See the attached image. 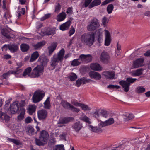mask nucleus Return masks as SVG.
<instances>
[{"instance_id": "20", "label": "nucleus", "mask_w": 150, "mask_h": 150, "mask_svg": "<svg viewBox=\"0 0 150 150\" xmlns=\"http://www.w3.org/2000/svg\"><path fill=\"white\" fill-rule=\"evenodd\" d=\"M26 134L29 136H33L37 134V132H35L34 128L31 126H28L25 128Z\"/></svg>"}, {"instance_id": "54", "label": "nucleus", "mask_w": 150, "mask_h": 150, "mask_svg": "<svg viewBox=\"0 0 150 150\" xmlns=\"http://www.w3.org/2000/svg\"><path fill=\"white\" fill-rule=\"evenodd\" d=\"M80 106L81 107L82 109L84 111L90 110V109L87 105L83 104L81 103V106Z\"/></svg>"}, {"instance_id": "10", "label": "nucleus", "mask_w": 150, "mask_h": 150, "mask_svg": "<svg viewBox=\"0 0 150 150\" xmlns=\"http://www.w3.org/2000/svg\"><path fill=\"white\" fill-rule=\"evenodd\" d=\"M41 33L44 35H53L55 33L54 29L49 28L45 27L41 30Z\"/></svg>"}, {"instance_id": "21", "label": "nucleus", "mask_w": 150, "mask_h": 150, "mask_svg": "<svg viewBox=\"0 0 150 150\" xmlns=\"http://www.w3.org/2000/svg\"><path fill=\"white\" fill-rule=\"evenodd\" d=\"M71 21L70 20H68L66 22L60 25L59 27V29L62 31H65L68 30L71 25Z\"/></svg>"}, {"instance_id": "36", "label": "nucleus", "mask_w": 150, "mask_h": 150, "mask_svg": "<svg viewBox=\"0 0 150 150\" xmlns=\"http://www.w3.org/2000/svg\"><path fill=\"white\" fill-rule=\"evenodd\" d=\"M62 105L65 109H69L71 105L68 102L65 100H62L61 103Z\"/></svg>"}, {"instance_id": "14", "label": "nucleus", "mask_w": 150, "mask_h": 150, "mask_svg": "<svg viewBox=\"0 0 150 150\" xmlns=\"http://www.w3.org/2000/svg\"><path fill=\"white\" fill-rule=\"evenodd\" d=\"M90 77L96 80H99L101 78V75L98 72L94 71H91L89 73Z\"/></svg>"}, {"instance_id": "49", "label": "nucleus", "mask_w": 150, "mask_h": 150, "mask_svg": "<svg viewBox=\"0 0 150 150\" xmlns=\"http://www.w3.org/2000/svg\"><path fill=\"white\" fill-rule=\"evenodd\" d=\"M137 79L136 78H133L132 77L128 78L126 79V81L128 83H132L135 82Z\"/></svg>"}, {"instance_id": "38", "label": "nucleus", "mask_w": 150, "mask_h": 150, "mask_svg": "<svg viewBox=\"0 0 150 150\" xmlns=\"http://www.w3.org/2000/svg\"><path fill=\"white\" fill-rule=\"evenodd\" d=\"M10 117L6 114H3L0 120L3 122L7 123L10 119Z\"/></svg>"}, {"instance_id": "33", "label": "nucleus", "mask_w": 150, "mask_h": 150, "mask_svg": "<svg viewBox=\"0 0 150 150\" xmlns=\"http://www.w3.org/2000/svg\"><path fill=\"white\" fill-rule=\"evenodd\" d=\"M89 127L91 129V130L94 132L100 133L102 132V130L101 128L97 127H93L92 125H89Z\"/></svg>"}, {"instance_id": "17", "label": "nucleus", "mask_w": 150, "mask_h": 150, "mask_svg": "<svg viewBox=\"0 0 150 150\" xmlns=\"http://www.w3.org/2000/svg\"><path fill=\"white\" fill-rule=\"evenodd\" d=\"M96 34L98 42L99 43H101L103 40V30L102 29L100 28L97 30Z\"/></svg>"}, {"instance_id": "18", "label": "nucleus", "mask_w": 150, "mask_h": 150, "mask_svg": "<svg viewBox=\"0 0 150 150\" xmlns=\"http://www.w3.org/2000/svg\"><path fill=\"white\" fill-rule=\"evenodd\" d=\"M100 59L102 62L105 63H107L109 59L108 54L106 52H102L100 55Z\"/></svg>"}, {"instance_id": "30", "label": "nucleus", "mask_w": 150, "mask_h": 150, "mask_svg": "<svg viewBox=\"0 0 150 150\" xmlns=\"http://www.w3.org/2000/svg\"><path fill=\"white\" fill-rule=\"evenodd\" d=\"M101 3L100 0H94L89 6V8H91L95 6L99 5Z\"/></svg>"}, {"instance_id": "57", "label": "nucleus", "mask_w": 150, "mask_h": 150, "mask_svg": "<svg viewBox=\"0 0 150 150\" xmlns=\"http://www.w3.org/2000/svg\"><path fill=\"white\" fill-rule=\"evenodd\" d=\"M69 109L72 111L76 112L77 113L78 112L80 111L79 109L75 108L72 105H71Z\"/></svg>"}, {"instance_id": "5", "label": "nucleus", "mask_w": 150, "mask_h": 150, "mask_svg": "<svg viewBox=\"0 0 150 150\" xmlns=\"http://www.w3.org/2000/svg\"><path fill=\"white\" fill-rule=\"evenodd\" d=\"M45 93L43 91L38 90L36 91L32 97L33 102L37 103L42 100L45 96Z\"/></svg>"}, {"instance_id": "26", "label": "nucleus", "mask_w": 150, "mask_h": 150, "mask_svg": "<svg viewBox=\"0 0 150 150\" xmlns=\"http://www.w3.org/2000/svg\"><path fill=\"white\" fill-rule=\"evenodd\" d=\"M90 67L91 69L94 71H99L102 70V68L100 65L97 63H93L91 64Z\"/></svg>"}, {"instance_id": "11", "label": "nucleus", "mask_w": 150, "mask_h": 150, "mask_svg": "<svg viewBox=\"0 0 150 150\" xmlns=\"http://www.w3.org/2000/svg\"><path fill=\"white\" fill-rule=\"evenodd\" d=\"M10 31L6 28H4L1 30V33L2 35L5 37L7 39H10L15 38V35L10 33Z\"/></svg>"}, {"instance_id": "42", "label": "nucleus", "mask_w": 150, "mask_h": 150, "mask_svg": "<svg viewBox=\"0 0 150 150\" xmlns=\"http://www.w3.org/2000/svg\"><path fill=\"white\" fill-rule=\"evenodd\" d=\"M79 59V58L74 59L71 62V65L73 66H76L79 65L81 64V62L78 61Z\"/></svg>"}, {"instance_id": "61", "label": "nucleus", "mask_w": 150, "mask_h": 150, "mask_svg": "<svg viewBox=\"0 0 150 150\" xmlns=\"http://www.w3.org/2000/svg\"><path fill=\"white\" fill-rule=\"evenodd\" d=\"M23 71V70L22 69H19V67H17L16 70H15L16 74H18L22 72Z\"/></svg>"}, {"instance_id": "13", "label": "nucleus", "mask_w": 150, "mask_h": 150, "mask_svg": "<svg viewBox=\"0 0 150 150\" xmlns=\"http://www.w3.org/2000/svg\"><path fill=\"white\" fill-rule=\"evenodd\" d=\"M19 103L18 102H13L10 105V108L11 113L14 114L17 112L19 110Z\"/></svg>"}, {"instance_id": "45", "label": "nucleus", "mask_w": 150, "mask_h": 150, "mask_svg": "<svg viewBox=\"0 0 150 150\" xmlns=\"http://www.w3.org/2000/svg\"><path fill=\"white\" fill-rule=\"evenodd\" d=\"M77 78V76L74 73H71L69 79L70 81H73L76 80Z\"/></svg>"}, {"instance_id": "19", "label": "nucleus", "mask_w": 150, "mask_h": 150, "mask_svg": "<svg viewBox=\"0 0 150 150\" xmlns=\"http://www.w3.org/2000/svg\"><path fill=\"white\" fill-rule=\"evenodd\" d=\"M120 84L124 88V90L125 92H127L129 89L130 83L127 81L122 80L120 81Z\"/></svg>"}, {"instance_id": "43", "label": "nucleus", "mask_w": 150, "mask_h": 150, "mask_svg": "<svg viewBox=\"0 0 150 150\" xmlns=\"http://www.w3.org/2000/svg\"><path fill=\"white\" fill-rule=\"evenodd\" d=\"M81 79V84H85L87 83L93 81V80L91 79H88L87 78L83 77L82 78H80Z\"/></svg>"}, {"instance_id": "48", "label": "nucleus", "mask_w": 150, "mask_h": 150, "mask_svg": "<svg viewBox=\"0 0 150 150\" xmlns=\"http://www.w3.org/2000/svg\"><path fill=\"white\" fill-rule=\"evenodd\" d=\"M107 125H111L113 124L114 122V120L112 118H110L108 120L105 121Z\"/></svg>"}, {"instance_id": "53", "label": "nucleus", "mask_w": 150, "mask_h": 150, "mask_svg": "<svg viewBox=\"0 0 150 150\" xmlns=\"http://www.w3.org/2000/svg\"><path fill=\"white\" fill-rule=\"evenodd\" d=\"M50 14L48 13L47 14H45L43 17H42L41 18L40 20L42 21H43L49 18L50 17Z\"/></svg>"}, {"instance_id": "50", "label": "nucleus", "mask_w": 150, "mask_h": 150, "mask_svg": "<svg viewBox=\"0 0 150 150\" xmlns=\"http://www.w3.org/2000/svg\"><path fill=\"white\" fill-rule=\"evenodd\" d=\"M120 87L118 85H109L108 86L107 88H108L110 89H111L114 88H116L117 89H119L120 88Z\"/></svg>"}, {"instance_id": "63", "label": "nucleus", "mask_w": 150, "mask_h": 150, "mask_svg": "<svg viewBox=\"0 0 150 150\" xmlns=\"http://www.w3.org/2000/svg\"><path fill=\"white\" fill-rule=\"evenodd\" d=\"M25 100H22L21 101L19 104V106L20 107L21 109V108H24L23 107L25 106Z\"/></svg>"}, {"instance_id": "37", "label": "nucleus", "mask_w": 150, "mask_h": 150, "mask_svg": "<svg viewBox=\"0 0 150 150\" xmlns=\"http://www.w3.org/2000/svg\"><path fill=\"white\" fill-rule=\"evenodd\" d=\"M45 42L44 41L39 42L36 44L33 45L34 49L37 50L42 47L45 44Z\"/></svg>"}, {"instance_id": "16", "label": "nucleus", "mask_w": 150, "mask_h": 150, "mask_svg": "<svg viewBox=\"0 0 150 150\" xmlns=\"http://www.w3.org/2000/svg\"><path fill=\"white\" fill-rule=\"evenodd\" d=\"M105 45L108 46L110 45L111 41L110 35L109 32L106 30H105Z\"/></svg>"}, {"instance_id": "60", "label": "nucleus", "mask_w": 150, "mask_h": 150, "mask_svg": "<svg viewBox=\"0 0 150 150\" xmlns=\"http://www.w3.org/2000/svg\"><path fill=\"white\" fill-rule=\"evenodd\" d=\"M43 25L40 22H37L36 23V28L37 29H38L40 28H41L43 26Z\"/></svg>"}, {"instance_id": "55", "label": "nucleus", "mask_w": 150, "mask_h": 150, "mask_svg": "<svg viewBox=\"0 0 150 150\" xmlns=\"http://www.w3.org/2000/svg\"><path fill=\"white\" fill-rule=\"evenodd\" d=\"M102 23L104 26L106 25V24L108 23V20L106 17H104L103 18Z\"/></svg>"}, {"instance_id": "32", "label": "nucleus", "mask_w": 150, "mask_h": 150, "mask_svg": "<svg viewBox=\"0 0 150 150\" xmlns=\"http://www.w3.org/2000/svg\"><path fill=\"white\" fill-rule=\"evenodd\" d=\"M25 111V110L24 108H21L20 109V114L18 116V120H21L23 118Z\"/></svg>"}, {"instance_id": "2", "label": "nucleus", "mask_w": 150, "mask_h": 150, "mask_svg": "<svg viewBox=\"0 0 150 150\" xmlns=\"http://www.w3.org/2000/svg\"><path fill=\"white\" fill-rule=\"evenodd\" d=\"M48 132L45 130L40 131L39 138H35V142L36 145L39 146H43L47 143L49 138Z\"/></svg>"}, {"instance_id": "15", "label": "nucleus", "mask_w": 150, "mask_h": 150, "mask_svg": "<svg viewBox=\"0 0 150 150\" xmlns=\"http://www.w3.org/2000/svg\"><path fill=\"white\" fill-rule=\"evenodd\" d=\"M102 74L107 79H112L115 76V72L113 71H105Z\"/></svg>"}, {"instance_id": "44", "label": "nucleus", "mask_w": 150, "mask_h": 150, "mask_svg": "<svg viewBox=\"0 0 150 150\" xmlns=\"http://www.w3.org/2000/svg\"><path fill=\"white\" fill-rule=\"evenodd\" d=\"M114 6L112 4H110L108 5L107 8V10L108 14H110L112 13L113 9Z\"/></svg>"}, {"instance_id": "58", "label": "nucleus", "mask_w": 150, "mask_h": 150, "mask_svg": "<svg viewBox=\"0 0 150 150\" xmlns=\"http://www.w3.org/2000/svg\"><path fill=\"white\" fill-rule=\"evenodd\" d=\"M100 114L101 116L105 118H106L108 115L107 111L103 110H101Z\"/></svg>"}, {"instance_id": "51", "label": "nucleus", "mask_w": 150, "mask_h": 150, "mask_svg": "<svg viewBox=\"0 0 150 150\" xmlns=\"http://www.w3.org/2000/svg\"><path fill=\"white\" fill-rule=\"evenodd\" d=\"M64 145L63 144L57 145L55 146L54 150H64Z\"/></svg>"}, {"instance_id": "9", "label": "nucleus", "mask_w": 150, "mask_h": 150, "mask_svg": "<svg viewBox=\"0 0 150 150\" xmlns=\"http://www.w3.org/2000/svg\"><path fill=\"white\" fill-rule=\"evenodd\" d=\"M37 114L38 119L41 120H45L46 118L48 112L45 110L42 109L38 111Z\"/></svg>"}, {"instance_id": "3", "label": "nucleus", "mask_w": 150, "mask_h": 150, "mask_svg": "<svg viewBox=\"0 0 150 150\" xmlns=\"http://www.w3.org/2000/svg\"><path fill=\"white\" fill-rule=\"evenodd\" d=\"M95 36V33L93 32L85 33L81 35V40L83 43L91 46L93 45L94 42Z\"/></svg>"}, {"instance_id": "22", "label": "nucleus", "mask_w": 150, "mask_h": 150, "mask_svg": "<svg viewBox=\"0 0 150 150\" xmlns=\"http://www.w3.org/2000/svg\"><path fill=\"white\" fill-rule=\"evenodd\" d=\"M144 59L142 58H139L133 62V67L134 68H136L141 67L144 62Z\"/></svg>"}, {"instance_id": "12", "label": "nucleus", "mask_w": 150, "mask_h": 150, "mask_svg": "<svg viewBox=\"0 0 150 150\" xmlns=\"http://www.w3.org/2000/svg\"><path fill=\"white\" fill-rule=\"evenodd\" d=\"M79 58L82 62L84 63L90 62L92 59V55L91 54H82L79 56Z\"/></svg>"}, {"instance_id": "39", "label": "nucleus", "mask_w": 150, "mask_h": 150, "mask_svg": "<svg viewBox=\"0 0 150 150\" xmlns=\"http://www.w3.org/2000/svg\"><path fill=\"white\" fill-rule=\"evenodd\" d=\"M123 117L124 121H127L134 118V116L133 114H130L128 116L126 115H123Z\"/></svg>"}, {"instance_id": "46", "label": "nucleus", "mask_w": 150, "mask_h": 150, "mask_svg": "<svg viewBox=\"0 0 150 150\" xmlns=\"http://www.w3.org/2000/svg\"><path fill=\"white\" fill-rule=\"evenodd\" d=\"M136 91L137 93H142L145 91V89L143 87L139 86L137 88Z\"/></svg>"}, {"instance_id": "1", "label": "nucleus", "mask_w": 150, "mask_h": 150, "mask_svg": "<svg viewBox=\"0 0 150 150\" xmlns=\"http://www.w3.org/2000/svg\"><path fill=\"white\" fill-rule=\"evenodd\" d=\"M65 54V50L64 48L62 49L57 53V54L53 55L52 59L50 62V67H49L50 70H54L59 62H62Z\"/></svg>"}, {"instance_id": "52", "label": "nucleus", "mask_w": 150, "mask_h": 150, "mask_svg": "<svg viewBox=\"0 0 150 150\" xmlns=\"http://www.w3.org/2000/svg\"><path fill=\"white\" fill-rule=\"evenodd\" d=\"M61 8V6L59 4V3H58L57 5L55 6V10L54 12L58 13L59 12Z\"/></svg>"}, {"instance_id": "23", "label": "nucleus", "mask_w": 150, "mask_h": 150, "mask_svg": "<svg viewBox=\"0 0 150 150\" xmlns=\"http://www.w3.org/2000/svg\"><path fill=\"white\" fill-rule=\"evenodd\" d=\"M82 124L79 121L76 122L72 126V128L76 132H78L82 127Z\"/></svg>"}, {"instance_id": "35", "label": "nucleus", "mask_w": 150, "mask_h": 150, "mask_svg": "<svg viewBox=\"0 0 150 150\" xmlns=\"http://www.w3.org/2000/svg\"><path fill=\"white\" fill-rule=\"evenodd\" d=\"M20 48L21 51L23 52H25L28 51L29 48V45L26 44H22L20 45Z\"/></svg>"}, {"instance_id": "34", "label": "nucleus", "mask_w": 150, "mask_h": 150, "mask_svg": "<svg viewBox=\"0 0 150 150\" xmlns=\"http://www.w3.org/2000/svg\"><path fill=\"white\" fill-rule=\"evenodd\" d=\"M50 97H48L44 103V108L46 109H49L51 107V105L49 100Z\"/></svg>"}, {"instance_id": "29", "label": "nucleus", "mask_w": 150, "mask_h": 150, "mask_svg": "<svg viewBox=\"0 0 150 150\" xmlns=\"http://www.w3.org/2000/svg\"><path fill=\"white\" fill-rule=\"evenodd\" d=\"M66 14L65 12H62L58 14L57 16V20L59 22L63 21L65 18Z\"/></svg>"}, {"instance_id": "40", "label": "nucleus", "mask_w": 150, "mask_h": 150, "mask_svg": "<svg viewBox=\"0 0 150 150\" xmlns=\"http://www.w3.org/2000/svg\"><path fill=\"white\" fill-rule=\"evenodd\" d=\"M36 108L35 106L30 105L29 106L27 111L30 115H32L35 111Z\"/></svg>"}, {"instance_id": "62", "label": "nucleus", "mask_w": 150, "mask_h": 150, "mask_svg": "<svg viewBox=\"0 0 150 150\" xmlns=\"http://www.w3.org/2000/svg\"><path fill=\"white\" fill-rule=\"evenodd\" d=\"M71 102L72 104H73V105H74L75 106H81V103H79L75 101L74 100H72Z\"/></svg>"}, {"instance_id": "4", "label": "nucleus", "mask_w": 150, "mask_h": 150, "mask_svg": "<svg viewBox=\"0 0 150 150\" xmlns=\"http://www.w3.org/2000/svg\"><path fill=\"white\" fill-rule=\"evenodd\" d=\"M44 67L42 65H38L33 70L30 77L38 78L42 75L44 72Z\"/></svg>"}, {"instance_id": "7", "label": "nucleus", "mask_w": 150, "mask_h": 150, "mask_svg": "<svg viewBox=\"0 0 150 150\" xmlns=\"http://www.w3.org/2000/svg\"><path fill=\"white\" fill-rule=\"evenodd\" d=\"M74 119L72 117H64L60 118L59 119L58 123V126L59 127H62L71 122L74 121Z\"/></svg>"}, {"instance_id": "25", "label": "nucleus", "mask_w": 150, "mask_h": 150, "mask_svg": "<svg viewBox=\"0 0 150 150\" xmlns=\"http://www.w3.org/2000/svg\"><path fill=\"white\" fill-rule=\"evenodd\" d=\"M38 61L40 62L41 64L40 65L44 67L47 64L49 60L45 57L40 56L38 59Z\"/></svg>"}, {"instance_id": "28", "label": "nucleus", "mask_w": 150, "mask_h": 150, "mask_svg": "<svg viewBox=\"0 0 150 150\" xmlns=\"http://www.w3.org/2000/svg\"><path fill=\"white\" fill-rule=\"evenodd\" d=\"M39 54L38 51H35L31 55L30 62H32L35 61L38 57Z\"/></svg>"}, {"instance_id": "41", "label": "nucleus", "mask_w": 150, "mask_h": 150, "mask_svg": "<svg viewBox=\"0 0 150 150\" xmlns=\"http://www.w3.org/2000/svg\"><path fill=\"white\" fill-rule=\"evenodd\" d=\"M8 140L9 141L12 142L17 145H21L22 144L21 142L18 140H16L14 139L8 138Z\"/></svg>"}, {"instance_id": "56", "label": "nucleus", "mask_w": 150, "mask_h": 150, "mask_svg": "<svg viewBox=\"0 0 150 150\" xmlns=\"http://www.w3.org/2000/svg\"><path fill=\"white\" fill-rule=\"evenodd\" d=\"M92 0H85L84 4L83 5L85 7H86L89 6L91 4V2Z\"/></svg>"}, {"instance_id": "6", "label": "nucleus", "mask_w": 150, "mask_h": 150, "mask_svg": "<svg viewBox=\"0 0 150 150\" xmlns=\"http://www.w3.org/2000/svg\"><path fill=\"white\" fill-rule=\"evenodd\" d=\"M100 26L98 20L96 18H93L91 20L87 27L88 30L93 31L98 28Z\"/></svg>"}, {"instance_id": "8", "label": "nucleus", "mask_w": 150, "mask_h": 150, "mask_svg": "<svg viewBox=\"0 0 150 150\" xmlns=\"http://www.w3.org/2000/svg\"><path fill=\"white\" fill-rule=\"evenodd\" d=\"M8 49L11 52L14 53L18 49V45L15 43H11L8 45H5L2 47V50H6Z\"/></svg>"}, {"instance_id": "27", "label": "nucleus", "mask_w": 150, "mask_h": 150, "mask_svg": "<svg viewBox=\"0 0 150 150\" xmlns=\"http://www.w3.org/2000/svg\"><path fill=\"white\" fill-rule=\"evenodd\" d=\"M143 70V69L141 68L136 70L132 71L131 72V75L134 76H140L142 74Z\"/></svg>"}, {"instance_id": "59", "label": "nucleus", "mask_w": 150, "mask_h": 150, "mask_svg": "<svg viewBox=\"0 0 150 150\" xmlns=\"http://www.w3.org/2000/svg\"><path fill=\"white\" fill-rule=\"evenodd\" d=\"M33 120L30 117H28L25 119V122L26 123H29L31 122Z\"/></svg>"}, {"instance_id": "64", "label": "nucleus", "mask_w": 150, "mask_h": 150, "mask_svg": "<svg viewBox=\"0 0 150 150\" xmlns=\"http://www.w3.org/2000/svg\"><path fill=\"white\" fill-rule=\"evenodd\" d=\"M75 32V28H72L71 29L69 32V36H71Z\"/></svg>"}, {"instance_id": "47", "label": "nucleus", "mask_w": 150, "mask_h": 150, "mask_svg": "<svg viewBox=\"0 0 150 150\" xmlns=\"http://www.w3.org/2000/svg\"><path fill=\"white\" fill-rule=\"evenodd\" d=\"M80 119L85 122H86L88 124H90L91 123V122L89 120V118L86 116L84 115L81 117Z\"/></svg>"}, {"instance_id": "31", "label": "nucleus", "mask_w": 150, "mask_h": 150, "mask_svg": "<svg viewBox=\"0 0 150 150\" xmlns=\"http://www.w3.org/2000/svg\"><path fill=\"white\" fill-rule=\"evenodd\" d=\"M32 71V68L31 67H28L24 71L23 74V76L25 77L27 75H28L29 77H30L31 75V74L30 73Z\"/></svg>"}, {"instance_id": "24", "label": "nucleus", "mask_w": 150, "mask_h": 150, "mask_svg": "<svg viewBox=\"0 0 150 150\" xmlns=\"http://www.w3.org/2000/svg\"><path fill=\"white\" fill-rule=\"evenodd\" d=\"M57 44V43L56 42H53L51 44L50 46L48 47V49L50 55H51L53 52L56 49Z\"/></svg>"}]
</instances>
